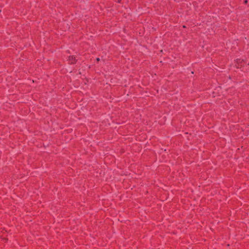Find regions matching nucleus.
I'll return each instance as SVG.
<instances>
[{"instance_id":"nucleus-1","label":"nucleus","mask_w":249,"mask_h":249,"mask_svg":"<svg viewBox=\"0 0 249 249\" xmlns=\"http://www.w3.org/2000/svg\"><path fill=\"white\" fill-rule=\"evenodd\" d=\"M68 60L70 63L73 64L75 62V58L73 56H70Z\"/></svg>"},{"instance_id":"nucleus-2","label":"nucleus","mask_w":249,"mask_h":249,"mask_svg":"<svg viewBox=\"0 0 249 249\" xmlns=\"http://www.w3.org/2000/svg\"><path fill=\"white\" fill-rule=\"evenodd\" d=\"M96 60H97V61H99L100 60V59H99V58H97L96 59Z\"/></svg>"},{"instance_id":"nucleus-3","label":"nucleus","mask_w":249,"mask_h":249,"mask_svg":"<svg viewBox=\"0 0 249 249\" xmlns=\"http://www.w3.org/2000/svg\"><path fill=\"white\" fill-rule=\"evenodd\" d=\"M121 1V0H118V2H120Z\"/></svg>"}]
</instances>
